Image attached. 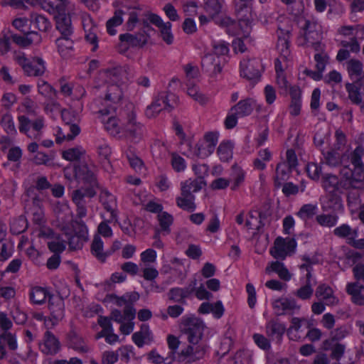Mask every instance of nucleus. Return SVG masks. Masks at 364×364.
I'll use <instances>...</instances> for the list:
<instances>
[{"label":"nucleus","mask_w":364,"mask_h":364,"mask_svg":"<svg viewBox=\"0 0 364 364\" xmlns=\"http://www.w3.org/2000/svg\"><path fill=\"white\" fill-rule=\"evenodd\" d=\"M132 77L129 68L125 66L100 72L95 82V88L102 89L105 95L103 98L95 101L94 105L98 108L96 112L102 115L114 112L123 96L120 86L127 83Z\"/></svg>","instance_id":"nucleus-1"},{"label":"nucleus","mask_w":364,"mask_h":364,"mask_svg":"<svg viewBox=\"0 0 364 364\" xmlns=\"http://www.w3.org/2000/svg\"><path fill=\"white\" fill-rule=\"evenodd\" d=\"M109 114H100L102 122L105 129L112 136L126 139L132 143L137 144L144 138L146 127L141 122L132 105L120 114V119L114 117H107Z\"/></svg>","instance_id":"nucleus-2"},{"label":"nucleus","mask_w":364,"mask_h":364,"mask_svg":"<svg viewBox=\"0 0 364 364\" xmlns=\"http://www.w3.org/2000/svg\"><path fill=\"white\" fill-rule=\"evenodd\" d=\"M55 212L60 217V213H64L65 216L68 218V222L62 221L59 225L61 231L63 232L68 240V243L70 249L76 250L81 248L83 242L87 240L88 229L85 223L82 221L73 220V213L67 203H58Z\"/></svg>","instance_id":"nucleus-3"},{"label":"nucleus","mask_w":364,"mask_h":364,"mask_svg":"<svg viewBox=\"0 0 364 364\" xmlns=\"http://www.w3.org/2000/svg\"><path fill=\"white\" fill-rule=\"evenodd\" d=\"M139 298V295L136 292H127L121 296L109 294L106 295L104 301L119 307L124 306L123 313L118 309H113L110 314L111 319L122 323L124 321H132L135 318L136 310L133 304Z\"/></svg>","instance_id":"nucleus-4"},{"label":"nucleus","mask_w":364,"mask_h":364,"mask_svg":"<svg viewBox=\"0 0 364 364\" xmlns=\"http://www.w3.org/2000/svg\"><path fill=\"white\" fill-rule=\"evenodd\" d=\"M364 154V149L358 146L353 152L351 161L353 169L348 166H343L340 171V174L343 180L346 187H353V188H361L364 184V166L361 161V158Z\"/></svg>","instance_id":"nucleus-5"},{"label":"nucleus","mask_w":364,"mask_h":364,"mask_svg":"<svg viewBox=\"0 0 364 364\" xmlns=\"http://www.w3.org/2000/svg\"><path fill=\"white\" fill-rule=\"evenodd\" d=\"M239 21L237 22L228 19L227 32L232 35L241 37L251 42L250 33L252 31V9L245 6L237 11Z\"/></svg>","instance_id":"nucleus-6"},{"label":"nucleus","mask_w":364,"mask_h":364,"mask_svg":"<svg viewBox=\"0 0 364 364\" xmlns=\"http://www.w3.org/2000/svg\"><path fill=\"white\" fill-rule=\"evenodd\" d=\"M179 328L187 341L205 343L203 336L206 326L202 319L195 316H185L181 320Z\"/></svg>","instance_id":"nucleus-7"},{"label":"nucleus","mask_w":364,"mask_h":364,"mask_svg":"<svg viewBox=\"0 0 364 364\" xmlns=\"http://www.w3.org/2000/svg\"><path fill=\"white\" fill-rule=\"evenodd\" d=\"M320 26L314 20H306L303 33L297 38L299 46L311 48L316 51H322L323 46L321 43Z\"/></svg>","instance_id":"nucleus-8"},{"label":"nucleus","mask_w":364,"mask_h":364,"mask_svg":"<svg viewBox=\"0 0 364 364\" xmlns=\"http://www.w3.org/2000/svg\"><path fill=\"white\" fill-rule=\"evenodd\" d=\"M76 11L75 4L66 3L63 6H56L55 19L56 28L62 36H71L73 32L70 16Z\"/></svg>","instance_id":"nucleus-9"},{"label":"nucleus","mask_w":364,"mask_h":364,"mask_svg":"<svg viewBox=\"0 0 364 364\" xmlns=\"http://www.w3.org/2000/svg\"><path fill=\"white\" fill-rule=\"evenodd\" d=\"M177 353V360L180 363L190 364L203 359L207 352L208 346L205 343L187 341Z\"/></svg>","instance_id":"nucleus-10"},{"label":"nucleus","mask_w":364,"mask_h":364,"mask_svg":"<svg viewBox=\"0 0 364 364\" xmlns=\"http://www.w3.org/2000/svg\"><path fill=\"white\" fill-rule=\"evenodd\" d=\"M14 58L28 76H41L46 70V63L40 57L33 58L30 60L25 53L16 52Z\"/></svg>","instance_id":"nucleus-11"},{"label":"nucleus","mask_w":364,"mask_h":364,"mask_svg":"<svg viewBox=\"0 0 364 364\" xmlns=\"http://www.w3.org/2000/svg\"><path fill=\"white\" fill-rule=\"evenodd\" d=\"M264 68L259 58L247 56L240 63V76L249 80L258 81Z\"/></svg>","instance_id":"nucleus-12"},{"label":"nucleus","mask_w":364,"mask_h":364,"mask_svg":"<svg viewBox=\"0 0 364 364\" xmlns=\"http://www.w3.org/2000/svg\"><path fill=\"white\" fill-rule=\"evenodd\" d=\"M296 246V241L294 238L277 237L269 252L275 259L283 260L295 252Z\"/></svg>","instance_id":"nucleus-13"},{"label":"nucleus","mask_w":364,"mask_h":364,"mask_svg":"<svg viewBox=\"0 0 364 364\" xmlns=\"http://www.w3.org/2000/svg\"><path fill=\"white\" fill-rule=\"evenodd\" d=\"M20 132L26 134L28 137L33 139H39L41 137L44 127L43 117H38L33 121L30 120L24 115L18 117Z\"/></svg>","instance_id":"nucleus-14"},{"label":"nucleus","mask_w":364,"mask_h":364,"mask_svg":"<svg viewBox=\"0 0 364 364\" xmlns=\"http://www.w3.org/2000/svg\"><path fill=\"white\" fill-rule=\"evenodd\" d=\"M320 205L323 211L334 213H343L344 205L343 203L341 192H326L320 199Z\"/></svg>","instance_id":"nucleus-15"},{"label":"nucleus","mask_w":364,"mask_h":364,"mask_svg":"<svg viewBox=\"0 0 364 364\" xmlns=\"http://www.w3.org/2000/svg\"><path fill=\"white\" fill-rule=\"evenodd\" d=\"M48 309L50 316L45 318V326L49 328L55 326L64 317V301L58 296L50 297Z\"/></svg>","instance_id":"nucleus-16"},{"label":"nucleus","mask_w":364,"mask_h":364,"mask_svg":"<svg viewBox=\"0 0 364 364\" xmlns=\"http://www.w3.org/2000/svg\"><path fill=\"white\" fill-rule=\"evenodd\" d=\"M149 39L146 33H138L136 34L124 33L119 36V49L121 51H126L131 47H142Z\"/></svg>","instance_id":"nucleus-17"},{"label":"nucleus","mask_w":364,"mask_h":364,"mask_svg":"<svg viewBox=\"0 0 364 364\" xmlns=\"http://www.w3.org/2000/svg\"><path fill=\"white\" fill-rule=\"evenodd\" d=\"M95 194V193L91 189H88L86 191L82 190L73 191L72 199L76 205L77 216L79 218H85L87 213L85 197L92 198Z\"/></svg>","instance_id":"nucleus-18"},{"label":"nucleus","mask_w":364,"mask_h":364,"mask_svg":"<svg viewBox=\"0 0 364 364\" xmlns=\"http://www.w3.org/2000/svg\"><path fill=\"white\" fill-rule=\"evenodd\" d=\"M148 19L158 27L164 41L168 45L172 44L173 42V35L171 32V23L168 21L164 22L159 16L154 14H150L148 16Z\"/></svg>","instance_id":"nucleus-19"},{"label":"nucleus","mask_w":364,"mask_h":364,"mask_svg":"<svg viewBox=\"0 0 364 364\" xmlns=\"http://www.w3.org/2000/svg\"><path fill=\"white\" fill-rule=\"evenodd\" d=\"M40 350L46 355H55L60 349V343L55 336L49 331H46L39 343Z\"/></svg>","instance_id":"nucleus-20"},{"label":"nucleus","mask_w":364,"mask_h":364,"mask_svg":"<svg viewBox=\"0 0 364 364\" xmlns=\"http://www.w3.org/2000/svg\"><path fill=\"white\" fill-rule=\"evenodd\" d=\"M272 306L275 312L279 315L293 313L300 309L295 299L289 297H282L275 299L272 303Z\"/></svg>","instance_id":"nucleus-21"},{"label":"nucleus","mask_w":364,"mask_h":364,"mask_svg":"<svg viewBox=\"0 0 364 364\" xmlns=\"http://www.w3.org/2000/svg\"><path fill=\"white\" fill-rule=\"evenodd\" d=\"M100 202L104 208L107 212L110 213V216L108 219V221H116L117 214L115 210L117 208V199L115 196L109 193L107 190L103 189L100 193Z\"/></svg>","instance_id":"nucleus-22"},{"label":"nucleus","mask_w":364,"mask_h":364,"mask_svg":"<svg viewBox=\"0 0 364 364\" xmlns=\"http://www.w3.org/2000/svg\"><path fill=\"white\" fill-rule=\"evenodd\" d=\"M75 176L79 181H82L90 184L95 183L96 167L92 164H82L74 168Z\"/></svg>","instance_id":"nucleus-23"},{"label":"nucleus","mask_w":364,"mask_h":364,"mask_svg":"<svg viewBox=\"0 0 364 364\" xmlns=\"http://www.w3.org/2000/svg\"><path fill=\"white\" fill-rule=\"evenodd\" d=\"M315 295L318 299L327 306L336 305L339 300L335 295L333 289L327 284H320L316 290Z\"/></svg>","instance_id":"nucleus-24"},{"label":"nucleus","mask_w":364,"mask_h":364,"mask_svg":"<svg viewBox=\"0 0 364 364\" xmlns=\"http://www.w3.org/2000/svg\"><path fill=\"white\" fill-rule=\"evenodd\" d=\"M40 235L50 238V240L48 242V246L51 252L59 255L65 250L66 247V242L60 239V237L55 236V234L51 230H43L41 231Z\"/></svg>","instance_id":"nucleus-25"},{"label":"nucleus","mask_w":364,"mask_h":364,"mask_svg":"<svg viewBox=\"0 0 364 364\" xmlns=\"http://www.w3.org/2000/svg\"><path fill=\"white\" fill-rule=\"evenodd\" d=\"M201 66L204 70L216 75L222 70L220 58L215 54L206 53L201 60Z\"/></svg>","instance_id":"nucleus-26"},{"label":"nucleus","mask_w":364,"mask_h":364,"mask_svg":"<svg viewBox=\"0 0 364 364\" xmlns=\"http://www.w3.org/2000/svg\"><path fill=\"white\" fill-rule=\"evenodd\" d=\"M277 36L278 42L277 47L280 53L279 58H282L284 61L287 60L291 53L289 50V31L279 28Z\"/></svg>","instance_id":"nucleus-27"},{"label":"nucleus","mask_w":364,"mask_h":364,"mask_svg":"<svg viewBox=\"0 0 364 364\" xmlns=\"http://www.w3.org/2000/svg\"><path fill=\"white\" fill-rule=\"evenodd\" d=\"M257 106V102L255 99L246 98L233 106L231 110L232 113H236L238 117H243L250 115Z\"/></svg>","instance_id":"nucleus-28"},{"label":"nucleus","mask_w":364,"mask_h":364,"mask_svg":"<svg viewBox=\"0 0 364 364\" xmlns=\"http://www.w3.org/2000/svg\"><path fill=\"white\" fill-rule=\"evenodd\" d=\"M82 23L85 33V38L94 46L92 50L97 49V28L89 15L85 14L82 18Z\"/></svg>","instance_id":"nucleus-29"},{"label":"nucleus","mask_w":364,"mask_h":364,"mask_svg":"<svg viewBox=\"0 0 364 364\" xmlns=\"http://www.w3.org/2000/svg\"><path fill=\"white\" fill-rule=\"evenodd\" d=\"M152 103L161 112L163 109L173 107V104H176V97L172 93L161 92L154 98Z\"/></svg>","instance_id":"nucleus-30"},{"label":"nucleus","mask_w":364,"mask_h":364,"mask_svg":"<svg viewBox=\"0 0 364 364\" xmlns=\"http://www.w3.org/2000/svg\"><path fill=\"white\" fill-rule=\"evenodd\" d=\"M267 274L275 272L278 277L284 281H289L291 279V274L286 267L284 263L275 261L270 262L265 268Z\"/></svg>","instance_id":"nucleus-31"},{"label":"nucleus","mask_w":364,"mask_h":364,"mask_svg":"<svg viewBox=\"0 0 364 364\" xmlns=\"http://www.w3.org/2000/svg\"><path fill=\"white\" fill-rule=\"evenodd\" d=\"M363 285L356 282H350L346 285V292L351 296L352 301L357 305H364V295L362 294Z\"/></svg>","instance_id":"nucleus-32"},{"label":"nucleus","mask_w":364,"mask_h":364,"mask_svg":"<svg viewBox=\"0 0 364 364\" xmlns=\"http://www.w3.org/2000/svg\"><path fill=\"white\" fill-rule=\"evenodd\" d=\"M55 45L58 53L63 58L71 55L73 50V41L70 36H62L55 41Z\"/></svg>","instance_id":"nucleus-33"},{"label":"nucleus","mask_w":364,"mask_h":364,"mask_svg":"<svg viewBox=\"0 0 364 364\" xmlns=\"http://www.w3.org/2000/svg\"><path fill=\"white\" fill-rule=\"evenodd\" d=\"M340 176H341L340 175ZM343 181L342 177H341V180L339 181L336 176L328 174L323 178L322 186L326 192L340 191V186L344 188H350V187H346L344 186Z\"/></svg>","instance_id":"nucleus-34"},{"label":"nucleus","mask_w":364,"mask_h":364,"mask_svg":"<svg viewBox=\"0 0 364 364\" xmlns=\"http://www.w3.org/2000/svg\"><path fill=\"white\" fill-rule=\"evenodd\" d=\"M41 36L36 31L28 32L26 36H13V41L18 45L26 47L32 43L38 44L41 42Z\"/></svg>","instance_id":"nucleus-35"},{"label":"nucleus","mask_w":364,"mask_h":364,"mask_svg":"<svg viewBox=\"0 0 364 364\" xmlns=\"http://www.w3.org/2000/svg\"><path fill=\"white\" fill-rule=\"evenodd\" d=\"M205 186V182L203 178L200 176L197 178H189L181 183V191L184 193H188L193 194L202 189Z\"/></svg>","instance_id":"nucleus-36"},{"label":"nucleus","mask_w":364,"mask_h":364,"mask_svg":"<svg viewBox=\"0 0 364 364\" xmlns=\"http://www.w3.org/2000/svg\"><path fill=\"white\" fill-rule=\"evenodd\" d=\"M29 294L31 301L35 304H42L47 299L49 301L50 297L54 296V295H50L47 289L41 287H32Z\"/></svg>","instance_id":"nucleus-37"},{"label":"nucleus","mask_w":364,"mask_h":364,"mask_svg":"<svg viewBox=\"0 0 364 364\" xmlns=\"http://www.w3.org/2000/svg\"><path fill=\"white\" fill-rule=\"evenodd\" d=\"M300 268L301 269H306V271L307 272V282L304 286L301 287L296 291V295L300 299L304 300L309 299L313 294V289L310 284L311 267L309 264H304L301 265Z\"/></svg>","instance_id":"nucleus-38"},{"label":"nucleus","mask_w":364,"mask_h":364,"mask_svg":"<svg viewBox=\"0 0 364 364\" xmlns=\"http://www.w3.org/2000/svg\"><path fill=\"white\" fill-rule=\"evenodd\" d=\"M152 340L151 333L147 325L143 324L139 331L132 335L133 342L139 348Z\"/></svg>","instance_id":"nucleus-39"},{"label":"nucleus","mask_w":364,"mask_h":364,"mask_svg":"<svg viewBox=\"0 0 364 364\" xmlns=\"http://www.w3.org/2000/svg\"><path fill=\"white\" fill-rule=\"evenodd\" d=\"M92 254L101 262H105L109 256L107 252L104 251V242L101 237L98 235L94 236L91 244Z\"/></svg>","instance_id":"nucleus-40"},{"label":"nucleus","mask_w":364,"mask_h":364,"mask_svg":"<svg viewBox=\"0 0 364 364\" xmlns=\"http://www.w3.org/2000/svg\"><path fill=\"white\" fill-rule=\"evenodd\" d=\"M194 200L195 196L193 194L184 193L181 191V196H178L176 199V204L180 208L189 212L195 210L196 208Z\"/></svg>","instance_id":"nucleus-41"},{"label":"nucleus","mask_w":364,"mask_h":364,"mask_svg":"<svg viewBox=\"0 0 364 364\" xmlns=\"http://www.w3.org/2000/svg\"><path fill=\"white\" fill-rule=\"evenodd\" d=\"M264 218L263 215L257 210L250 211L246 218L245 227L248 230H259L262 226L264 225L262 220Z\"/></svg>","instance_id":"nucleus-42"},{"label":"nucleus","mask_w":364,"mask_h":364,"mask_svg":"<svg viewBox=\"0 0 364 364\" xmlns=\"http://www.w3.org/2000/svg\"><path fill=\"white\" fill-rule=\"evenodd\" d=\"M234 145L230 141H223L218 149L217 154L221 161L228 162L232 158Z\"/></svg>","instance_id":"nucleus-43"},{"label":"nucleus","mask_w":364,"mask_h":364,"mask_svg":"<svg viewBox=\"0 0 364 364\" xmlns=\"http://www.w3.org/2000/svg\"><path fill=\"white\" fill-rule=\"evenodd\" d=\"M347 70L351 79L358 80L361 78L364 72L363 70V64L360 61L352 59L346 63Z\"/></svg>","instance_id":"nucleus-44"},{"label":"nucleus","mask_w":364,"mask_h":364,"mask_svg":"<svg viewBox=\"0 0 364 364\" xmlns=\"http://www.w3.org/2000/svg\"><path fill=\"white\" fill-rule=\"evenodd\" d=\"M291 168L287 166V163L281 162L278 164L274 177V182L277 186H281L283 182L289 178Z\"/></svg>","instance_id":"nucleus-45"},{"label":"nucleus","mask_w":364,"mask_h":364,"mask_svg":"<svg viewBox=\"0 0 364 364\" xmlns=\"http://www.w3.org/2000/svg\"><path fill=\"white\" fill-rule=\"evenodd\" d=\"M316 223L321 227L333 228L338 221V216L336 213H321L316 216Z\"/></svg>","instance_id":"nucleus-46"},{"label":"nucleus","mask_w":364,"mask_h":364,"mask_svg":"<svg viewBox=\"0 0 364 364\" xmlns=\"http://www.w3.org/2000/svg\"><path fill=\"white\" fill-rule=\"evenodd\" d=\"M245 171L240 166L234 165L232 166V173L230 174L232 190H236L243 183L245 178Z\"/></svg>","instance_id":"nucleus-47"},{"label":"nucleus","mask_w":364,"mask_h":364,"mask_svg":"<svg viewBox=\"0 0 364 364\" xmlns=\"http://www.w3.org/2000/svg\"><path fill=\"white\" fill-rule=\"evenodd\" d=\"M30 21L35 28L41 32H47L51 28L50 22L43 15L32 14L30 17Z\"/></svg>","instance_id":"nucleus-48"},{"label":"nucleus","mask_w":364,"mask_h":364,"mask_svg":"<svg viewBox=\"0 0 364 364\" xmlns=\"http://www.w3.org/2000/svg\"><path fill=\"white\" fill-rule=\"evenodd\" d=\"M266 329L269 336L280 338L286 331V326L282 323L271 320L267 323Z\"/></svg>","instance_id":"nucleus-49"},{"label":"nucleus","mask_w":364,"mask_h":364,"mask_svg":"<svg viewBox=\"0 0 364 364\" xmlns=\"http://www.w3.org/2000/svg\"><path fill=\"white\" fill-rule=\"evenodd\" d=\"M318 210V205L316 203H308L303 205L299 210L297 212L296 215L304 221H307L316 215Z\"/></svg>","instance_id":"nucleus-50"},{"label":"nucleus","mask_w":364,"mask_h":364,"mask_svg":"<svg viewBox=\"0 0 364 364\" xmlns=\"http://www.w3.org/2000/svg\"><path fill=\"white\" fill-rule=\"evenodd\" d=\"M333 234L340 238L353 240L358 236L357 230L348 224H342L333 230Z\"/></svg>","instance_id":"nucleus-51"},{"label":"nucleus","mask_w":364,"mask_h":364,"mask_svg":"<svg viewBox=\"0 0 364 364\" xmlns=\"http://www.w3.org/2000/svg\"><path fill=\"white\" fill-rule=\"evenodd\" d=\"M163 270L165 273H171L173 271L178 276H182L186 269L183 260L173 257L170 260L168 265L163 267Z\"/></svg>","instance_id":"nucleus-52"},{"label":"nucleus","mask_w":364,"mask_h":364,"mask_svg":"<svg viewBox=\"0 0 364 364\" xmlns=\"http://www.w3.org/2000/svg\"><path fill=\"white\" fill-rule=\"evenodd\" d=\"M6 343L11 350L17 348V343L15 336L10 333H4L0 336V360L5 355L6 351L3 343Z\"/></svg>","instance_id":"nucleus-53"},{"label":"nucleus","mask_w":364,"mask_h":364,"mask_svg":"<svg viewBox=\"0 0 364 364\" xmlns=\"http://www.w3.org/2000/svg\"><path fill=\"white\" fill-rule=\"evenodd\" d=\"M80 132V129L77 124H70L69 126V133L67 134L62 133L61 129H59L56 134V142L60 144L65 140L72 141Z\"/></svg>","instance_id":"nucleus-54"},{"label":"nucleus","mask_w":364,"mask_h":364,"mask_svg":"<svg viewBox=\"0 0 364 364\" xmlns=\"http://www.w3.org/2000/svg\"><path fill=\"white\" fill-rule=\"evenodd\" d=\"M123 11L117 10L114 12V16L107 22V30L109 34L114 36L117 33L115 27L119 26L123 22Z\"/></svg>","instance_id":"nucleus-55"},{"label":"nucleus","mask_w":364,"mask_h":364,"mask_svg":"<svg viewBox=\"0 0 364 364\" xmlns=\"http://www.w3.org/2000/svg\"><path fill=\"white\" fill-rule=\"evenodd\" d=\"M189 291L188 289L181 288H173L168 293V299L174 302L185 304V299L188 297Z\"/></svg>","instance_id":"nucleus-56"},{"label":"nucleus","mask_w":364,"mask_h":364,"mask_svg":"<svg viewBox=\"0 0 364 364\" xmlns=\"http://www.w3.org/2000/svg\"><path fill=\"white\" fill-rule=\"evenodd\" d=\"M159 224L160 225L161 231L168 234L171 232L170 227L173 224V216L165 211L159 213L157 215Z\"/></svg>","instance_id":"nucleus-57"},{"label":"nucleus","mask_w":364,"mask_h":364,"mask_svg":"<svg viewBox=\"0 0 364 364\" xmlns=\"http://www.w3.org/2000/svg\"><path fill=\"white\" fill-rule=\"evenodd\" d=\"M85 154V150L82 146L68 149L63 152V157L68 161H77Z\"/></svg>","instance_id":"nucleus-58"},{"label":"nucleus","mask_w":364,"mask_h":364,"mask_svg":"<svg viewBox=\"0 0 364 364\" xmlns=\"http://www.w3.org/2000/svg\"><path fill=\"white\" fill-rule=\"evenodd\" d=\"M213 151L214 149L212 146L206 144V143L203 141L196 146L193 154H190V155L204 159L212 154Z\"/></svg>","instance_id":"nucleus-59"},{"label":"nucleus","mask_w":364,"mask_h":364,"mask_svg":"<svg viewBox=\"0 0 364 364\" xmlns=\"http://www.w3.org/2000/svg\"><path fill=\"white\" fill-rule=\"evenodd\" d=\"M14 244L9 239L0 241V260L5 261L11 257Z\"/></svg>","instance_id":"nucleus-60"},{"label":"nucleus","mask_w":364,"mask_h":364,"mask_svg":"<svg viewBox=\"0 0 364 364\" xmlns=\"http://www.w3.org/2000/svg\"><path fill=\"white\" fill-rule=\"evenodd\" d=\"M37 87L38 93L45 97L53 99L56 95V91L53 87L43 80H38Z\"/></svg>","instance_id":"nucleus-61"},{"label":"nucleus","mask_w":364,"mask_h":364,"mask_svg":"<svg viewBox=\"0 0 364 364\" xmlns=\"http://www.w3.org/2000/svg\"><path fill=\"white\" fill-rule=\"evenodd\" d=\"M187 94L194 100L202 105L208 102V97L199 92L198 87L196 85L189 82L187 84Z\"/></svg>","instance_id":"nucleus-62"},{"label":"nucleus","mask_w":364,"mask_h":364,"mask_svg":"<svg viewBox=\"0 0 364 364\" xmlns=\"http://www.w3.org/2000/svg\"><path fill=\"white\" fill-rule=\"evenodd\" d=\"M1 124L7 134L11 135L16 134L17 131L15 127L14 118L11 114L6 113L4 114L2 116Z\"/></svg>","instance_id":"nucleus-63"},{"label":"nucleus","mask_w":364,"mask_h":364,"mask_svg":"<svg viewBox=\"0 0 364 364\" xmlns=\"http://www.w3.org/2000/svg\"><path fill=\"white\" fill-rule=\"evenodd\" d=\"M343 157V151L336 149L328 151L325 154L326 163L331 166H337Z\"/></svg>","instance_id":"nucleus-64"}]
</instances>
